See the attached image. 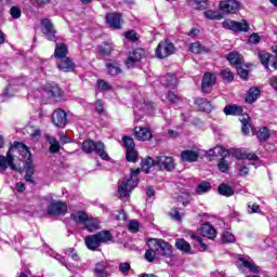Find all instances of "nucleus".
<instances>
[{"mask_svg": "<svg viewBox=\"0 0 277 277\" xmlns=\"http://www.w3.org/2000/svg\"><path fill=\"white\" fill-rule=\"evenodd\" d=\"M115 243L114 235L110 230L104 229L94 235H89L84 238V243L89 250L93 252L101 248L102 243Z\"/></svg>", "mask_w": 277, "mask_h": 277, "instance_id": "obj_1", "label": "nucleus"}, {"mask_svg": "<svg viewBox=\"0 0 277 277\" xmlns=\"http://www.w3.org/2000/svg\"><path fill=\"white\" fill-rule=\"evenodd\" d=\"M140 172H142L140 168L136 170L131 169L130 177L128 180H123L121 185L118 187L117 194L119 198H129L133 189L140 185Z\"/></svg>", "mask_w": 277, "mask_h": 277, "instance_id": "obj_2", "label": "nucleus"}, {"mask_svg": "<svg viewBox=\"0 0 277 277\" xmlns=\"http://www.w3.org/2000/svg\"><path fill=\"white\" fill-rule=\"evenodd\" d=\"M82 153L85 155H92V153H96L97 156L103 159V161H109V154L105 150V143L101 141L94 140H84L81 146Z\"/></svg>", "mask_w": 277, "mask_h": 277, "instance_id": "obj_3", "label": "nucleus"}, {"mask_svg": "<svg viewBox=\"0 0 277 277\" xmlns=\"http://www.w3.org/2000/svg\"><path fill=\"white\" fill-rule=\"evenodd\" d=\"M223 146H215L214 148L210 149L208 151L209 157H222L217 162V168L220 172H223V174H226L228 170H230V166L228 164V161L226 160V157L230 155V153H226Z\"/></svg>", "mask_w": 277, "mask_h": 277, "instance_id": "obj_4", "label": "nucleus"}, {"mask_svg": "<svg viewBox=\"0 0 277 277\" xmlns=\"http://www.w3.org/2000/svg\"><path fill=\"white\" fill-rule=\"evenodd\" d=\"M68 213V205L62 200H52L47 207V215L50 217H64Z\"/></svg>", "mask_w": 277, "mask_h": 277, "instance_id": "obj_5", "label": "nucleus"}, {"mask_svg": "<svg viewBox=\"0 0 277 277\" xmlns=\"http://www.w3.org/2000/svg\"><path fill=\"white\" fill-rule=\"evenodd\" d=\"M150 243L154 245V249L157 252V254H160V256H164V259H172V252L174 248L170 242L159 239V238H154L150 240Z\"/></svg>", "mask_w": 277, "mask_h": 277, "instance_id": "obj_6", "label": "nucleus"}, {"mask_svg": "<svg viewBox=\"0 0 277 277\" xmlns=\"http://www.w3.org/2000/svg\"><path fill=\"white\" fill-rule=\"evenodd\" d=\"M43 92L56 103H62V101H64V89L56 82H47L43 87Z\"/></svg>", "mask_w": 277, "mask_h": 277, "instance_id": "obj_7", "label": "nucleus"}, {"mask_svg": "<svg viewBox=\"0 0 277 277\" xmlns=\"http://www.w3.org/2000/svg\"><path fill=\"white\" fill-rule=\"evenodd\" d=\"M223 29H229V31H235L236 34L243 32L248 34L250 31V24L248 21L242 19L240 22L233 21V19H225L222 23Z\"/></svg>", "mask_w": 277, "mask_h": 277, "instance_id": "obj_8", "label": "nucleus"}, {"mask_svg": "<svg viewBox=\"0 0 277 277\" xmlns=\"http://www.w3.org/2000/svg\"><path fill=\"white\" fill-rule=\"evenodd\" d=\"M176 47L170 40L160 41L156 48V56L158 60H166L170 55H174Z\"/></svg>", "mask_w": 277, "mask_h": 277, "instance_id": "obj_9", "label": "nucleus"}, {"mask_svg": "<svg viewBox=\"0 0 277 277\" xmlns=\"http://www.w3.org/2000/svg\"><path fill=\"white\" fill-rule=\"evenodd\" d=\"M146 57V51L142 48L133 49L129 52V55L124 62L127 68H135L137 66L138 62H142Z\"/></svg>", "mask_w": 277, "mask_h": 277, "instance_id": "obj_10", "label": "nucleus"}, {"mask_svg": "<svg viewBox=\"0 0 277 277\" xmlns=\"http://www.w3.org/2000/svg\"><path fill=\"white\" fill-rule=\"evenodd\" d=\"M41 27V31L43 36H45L47 40H49L50 42H57V30L55 29L53 22H51L49 18H42Z\"/></svg>", "mask_w": 277, "mask_h": 277, "instance_id": "obj_11", "label": "nucleus"}, {"mask_svg": "<svg viewBox=\"0 0 277 277\" xmlns=\"http://www.w3.org/2000/svg\"><path fill=\"white\" fill-rule=\"evenodd\" d=\"M9 153L14 155V153H18L25 161L27 159H34V156L31 155V150L29 149V146L25 145L23 142L15 141L9 148Z\"/></svg>", "mask_w": 277, "mask_h": 277, "instance_id": "obj_12", "label": "nucleus"}, {"mask_svg": "<svg viewBox=\"0 0 277 277\" xmlns=\"http://www.w3.org/2000/svg\"><path fill=\"white\" fill-rule=\"evenodd\" d=\"M215 83H217V76L214 72H205L201 80V92L203 94H211Z\"/></svg>", "mask_w": 277, "mask_h": 277, "instance_id": "obj_13", "label": "nucleus"}, {"mask_svg": "<svg viewBox=\"0 0 277 277\" xmlns=\"http://www.w3.org/2000/svg\"><path fill=\"white\" fill-rule=\"evenodd\" d=\"M155 164L160 170H166L167 172H172L173 170H176V163H174V158L170 156L156 157Z\"/></svg>", "mask_w": 277, "mask_h": 277, "instance_id": "obj_14", "label": "nucleus"}, {"mask_svg": "<svg viewBox=\"0 0 277 277\" xmlns=\"http://www.w3.org/2000/svg\"><path fill=\"white\" fill-rule=\"evenodd\" d=\"M106 72L109 77H120L123 75L122 63L116 60H107L105 63Z\"/></svg>", "mask_w": 277, "mask_h": 277, "instance_id": "obj_15", "label": "nucleus"}, {"mask_svg": "<svg viewBox=\"0 0 277 277\" xmlns=\"http://www.w3.org/2000/svg\"><path fill=\"white\" fill-rule=\"evenodd\" d=\"M52 124L58 129H64L68 124V114L62 108L55 109L52 114Z\"/></svg>", "mask_w": 277, "mask_h": 277, "instance_id": "obj_16", "label": "nucleus"}, {"mask_svg": "<svg viewBox=\"0 0 277 277\" xmlns=\"http://www.w3.org/2000/svg\"><path fill=\"white\" fill-rule=\"evenodd\" d=\"M8 168H11L14 172H21V170L16 168L14 155H12L10 150L6 153V156L0 155V172H5Z\"/></svg>", "mask_w": 277, "mask_h": 277, "instance_id": "obj_17", "label": "nucleus"}, {"mask_svg": "<svg viewBox=\"0 0 277 277\" xmlns=\"http://www.w3.org/2000/svg\"><path fill=\"white\" fill-rule=\"evenodd\" d=\"M240 9L241 2L237 0H225L220 3V10L225 14H237Z\"/></svg>", "mask_w": 277, "mask_h": 277, "instance_id": "obj_18", "label": "nucleus"}, {"mask_svg": "<svg viewBox=\"0 0 277 277\" xmlns=\"http://www.w3.org/2000/svg\"><path fill=\"white\" fill-rule=\"evenodd\" d=\"M105 21L108 27L111 29H122V13L114 12V13H106Z\"/></svg>", "mask_w": 277, "mask_h": 277, "instance_id": "obj_19", "label": "nucleus"}, {"mask_svg": "<svg viewBox=\"0 0 277 277\" xmlns=\"http://www.w3.org/2000/svg\"><path fill=\"white\" fill-rule=\"evenodd\" d=\"M133 135L138 142H150L153 140V131L149 128L135 127Z\"/></svg>", "mask_w": 277, "mask_h": 277, "instance_id": "obj_20", "label": "nucleus"}, {"mask_svg": "<svg viewBox=\"0 0 277 277\" xmlns=\"http://www.w3.org/2000/svg\"><path fill=\"white\" fill-rule=\"evenodd\" d=\"M57 68L62 72H75V69L77 68V65L75 64V61L72 58L65 56L64 58H60V62L57 63Z\"/></svg>", "mask_w": 277, "mask_h": 277, "instance_id": "obj_21", "label": "nucleus"}, {"mask_svg": "<svg viewBox=\"0 0 277 277\" xmlns=\"http://www.w3.org/2000/svg\"><path fill=\"white\" fill-rule=\"evenodd\" d=\"M24 170L26 172V175L24 176V180L27 183H31L32 185H36V180H34V174L36 172V169L34 167V159H26L25 160Z\"/></svg>", "mask_w": 277, "mask_h": 277, "instance_id": "obj_22", "label": "nucleus"}, {"mask_svg": "<svg viewBox=\"0 0 277 277\" xmlns=\"http://www.w3.org/2000/svg\"><path fill=\"white\" fill-rule=\"evenodd\" d=\"M180 159L184 163H196V161L200 159V154L192 149L182 150L180 154Z\"/></svg>", "mask_w": 277, "mask_h": 277, "instance_id": "obj_23", "label": "nucleus"}, {"mask_svg": "<svg viewBox=\"0 0 277 277\" xmlns=\"http://www.w3.org/2000/svg\"><path fill=\"white\" fill-rule=\"evenodd\" d=\"M109 263L107 261H101L95 264L93 274L95 277H109Z\"/></svg>", "mask_w": 277, "mask_h": 277, "instance_id": "obj_24", "label": "nucleus"}, {"mask_svg": "<svg viewBox=\"0 0 277 277\" xmlns=\"http://www.w3.org/2000/svg\"><path fill=\"white\" fill-rule=\"evenodd\" d=\"M194 105H197L199 111H203L205 114H211L213 111V105L207 98L197 97L194 100Z\"/></svg>", "mask_w": 277, "mask_h": 277, "instance_id": "obj_25", "label": "nucleus"}, {"mask_svg": "<svg viewBox=\"0 0 277 277\" xmlns=\"http://www.w3.org/2000/svg\"><path fill=\"white\" fill-rule=\"evenodd\" d=\"M261 98V89L259 87H251L245 97V103L247 105H252L253 103H256Z\"/></svg>", "mask_w": 277, "mask_h": 277, "instance_id": "obj_26", "label": "nucleus"}, {"mask_svg": "<svg viewBox=\"0 0 277 277\" xmlns=\"http://www.w3.org/2000/svg\"><path fill=\"white\" fill-rule=\"evenodd\" d=\"M202 237H207L208 239H215L217 237V230L215 227L209 222H206L200 227Z\"/></svg>", "mask_w": 277, "mask_h": 277, "instance_id": "obj_27", "label": "nucleus"}, {"mask_svg": "<svg viewBox=\"0 0 277 277\" xmlns=\"http://www.w3.org/2000/svg\"><path fill=\"white\" fill-rule=\"evenodd\" d=\"M225 116H243V107L237 104H228L223 108Z\"/></svg>", "mask_w": 277, "mask_h": 277, "instance_id": "obj_28", "label": "nucleus"}, {"mask_svg": "<svg viewBox=\"0 0 277 277\" xmlns=\"http://www.w3.org/2000/svg\"><path fill=\"white\" fill-rule=\"evenodd\" d=\"M97 53L103 55V57H109L114 53V43L109 41H104L97 45Z\"/></svg>", "mask_w": 277, "mask_h": 277, "instance_id": "obj_29", "label": "nucleus"}, {"mask_svg": "<svg viewBox=\"0 0 277 277\" xmlns=\"http://www.w3.org/2000/svg\"><path fill=\"white\" fill-rule=\"evenodd\" d=\"M54 57L55 60H63L64 57H68V45L63 42H56Z\"/></svg>", "mask_w": 277, "mask_h": 277, "instance_id": "obj_30", "label": "nucleus"}, {"mask_svg": "<svg viewBox=\"0 0 277 277\" xmlns=\"http://www.w3.org/2000/svg\"><path fill=\"white\" fill-rule=\"evenodd\" d=\"M227 62H229L230 66H242L243 64V56L239 54V52L234 51L226 55Z\"/></svg>", "mask_w": 277, "mask_h": 277, "instance_id": "obj_31", "label": "nucleus"}, {"mask_svg": "<svg viewBox=\"0 0 277 277\" xmlns=\"http://www.w3.org/2000/svg\"><path fill=\"white\" fill-rule=\"evenodd\" d=\"M83 226L84 229L89 233H94L95 230H98V228H101L98 219L92 216L90 217V215L87 216Z\"/></svg>", "mask_w": 277, "mask_h": 277, "instance_id": "obj_32", "label": "nucleus"}, {"mask_svg": "<svg viewBox=\"0 0 277 277\" xmlns=\"http://www.w3.org/2000/svg\"><path fill=\"white\" fill-rule=\"evenodd\" d=\"M189 51H190V53H194L195 55H200L202 53H211V49L202 45V43H200V41L190 43Z\"/></svg>", "mask_w": 277, "mask_h": 277, "instance_id": "obj_33", "label": "nucleus"}, {"mask_svg": "<svg viewBox=\"0 0 277 277\" xmlns=\"http://www.w3.org/2000/svg\"><path fill=\"white\" fill-rule=\"evenodd\" d=\"M238 261L241 263V267H246L251 274H260L259 266L254 262L246 260V258L239 256Z\"/></svg>", "mask_w": 277, "mask_h": 277, "instance_id": "obj_34", "label": "nucleus"}, {"mask_svg": "<svg viewBox=\"0 0 277 277\" xmlns=\"http://www.w3.org/2000/svg\"><path fill=\"white\" fill-rule=\"evenodd\" d=\"M175 248L180 250V252H183V254H189L192 252V245L184 238L175 240Z\"/></svg>", "mask_w": 277, "mask_h": 277, "instance_id": "obj_35", "label": "nucleus"}, {"mask_svg": "<svg viewBox=\"0 0 277 277\" xmlns=\"http://www.w3.org/2000/svg\"><path fill=\"white\" fill-rule=\"evenodd\" d=\"M217 194H220V196H224L225 198H230V196H235V189H233L232 186L226 183H221L217 187Z\"/></svg>", "mask_w": 277, "mask_h": 277, "instance_id": "obj_36", "label": "nucleus"}, {"mask_svg": "<svg viewBox=\"0 0 277 277\" xmlns=\"http://www.w3.org/2000/svg\"><path fill=\"white\" fill-rule=\"evenodd\" d=\"M70 220L75 222V224H85V221L88 220V212L79 210L76 213H71Z\"/></svg>", "mask_w": 277, "mask_h": 277, "instance_id": "obj_37", "label": "nucleus"}, {"mask_svg": "<svg viewBox=\"0 0 277 277\" xmlns=\"http://www.w3.org/2000/svg\"><path fill=\"white\" fill-rule=\"evenodd\" d=\"M256 137L259 142H267V140L272 137V134L269 133V128L267 127L260 128L256 132Z\"/></svg>", "mask_w": 277, "mask_h": 277, "instance_id": "obj_38", "label": "nucleus"}, {"mask_svg": "<svg viewBox=\"0 0 277 277\" xmlns=\"http://www.w3.org/2000/svg\"><path fill=\"white\" fill-rule=\"evenodd\" d=\"M155 166H157L155 163V159L150 158V156L142 160V163H141V168L143 172H145V174H148V172H150V169Z\"/></svg>", "mask_w": 277, "mask_h": 277, "instance_id": "obj_39", "label": "nucleus"}, {"mask_svg": "<svg viewBox=\"0 0 277 277\" xmlns=\"http://www.w3.org/2000/svg\"><path fill=\"white\" fill-rule=\"evenodd\" d=\"M138 159H140V154H137V150L135 148L126 150V160L129 163H137Z\"/></svg>", "mask_w": 277, "mask_h": 277, "instance_id": "obj_40", "label": "nucleus"}, {"mask_svg": "<svg viewBox=\"0 0 277 277\" xmlns=\"http://www.w3.org/2000/svg\"><path fill=\"white\" fill-rule=\"evenodd\" d=\"M179 79H176V74H167L163 85L166 88H176Z\"/></svg>", "mask_w": 277, "mask_h": 277, "instance_id": "obj_41", "label": "nucleus"}, {"mask_svg": "<svg viewBox=\"0 0 277 277\" xmlns=\"http://www.w3.org/2000/svg\"><path fill=\"white\" fill-rule=\"evenodd\" d=\"M220 76L226 83H233L235 81V75L229 68L221 70Z\"/></svg>", "mask_w": 277, "mask_h": 277, "instance_id": "obj_42", "label": "nucleus"}, {"mask_svg": "<svg viewBox=\"0 0 277 277\" xmlns=\"http://www.w3.org/2000/svg\"><path fill=\"white\" fill-rule=\"evenodd\" d=\"M205 16L209 21H222V18H224V15H222L220 12L213 11V10L205 11Z\"/></svg>", "mask_w": 277, "mask_h": 277, "instance_id": "obj_43", "label": "nucleus"}, {"mask_svg": "<svg viewBox=\"0 0 277 277\" xmlns=\"http://www.w3.org/2000/svg\"><path fill=\"white\" fill-rule=\"evenodd\" d=\"M122 142H123V146H124L126 150L135 149V141L133 140V137H131L129 135H123Z\"/></svg>", "mask_w": 277, "mask_h": 277, "instance_id": "obj_44", "label": "nucleus"}, {"mask_svg": "<svg viewBox=\"0 0 277 277\" xmlns=\"http://www.w3.org/2000/svg\"><path fill=\"white\" fill-rule=\"evenodd\" d=\"M259 60H260L262 66H264V68L268 69L269 68V60H272V54L265 53V52H260Z\"/></svg>", "mask_w": 277, "mask_h": 277, "instance_id": "obj_45", "label": "nucleus"}, {"mask_svg": "<svg viewBox=\"0 0 277 277\" xmlns=\"http://www.w3.org/2000/svg\"><path fill=\"white\" fill-rule=\"evenodd\" d=\"M241 122V132L243 135H249L250 133V116L247 115V117H243L242 119H240Z\"/></svg>", "mask_w": 277, "mask_h": 277, "instance_id": "obj_46", "label": "nucleus"}, {"mask_svg": "<svg viewBox=\"0 0 277 277\" xmlns=\"http://www.w3.org/2000/svg\"><path fill=\"white\" fill-rule=\"evenodd\" d=\"M197 194H207V192H211V183L203 181L197 185L196 188Z\"/></svg>", "mask_w": 277, "mask_h": 277, "instance_id": "obj_47", "label": "nucleus"}, {"mask_svg": "<svg viewBox=\"0 0 277 277\" xmlns=\"http://www.w3.org/2000/svg\"><path fill=\"white\" fill-rule=\"evenodd\" d=\"M236 70H237V75L240 77V79H242V81H248V79H250V71L243 68V66L238 65L236 67Z\"/></svg>", "mask_w": 277, "mask_h": 277, "instance_id": "obj_48", "label": "nucleus"}, {"mask_svg": "<svg viewBox=\"0 0 277 277\" xmlns=\"http://www.w3.org/2000/svg\"><path fill=\"white\" fill-rule=\"evenodd\" d=\"M50 142V153L52 155H57L60 153V142H57V138L52 137L49 140Z\"/></svg>", "mask_w": 277, "mask_h": 277, "instance_id": "obj_49", "label": "nucleus"}, {"mask_svg": "<svg viewBox=\"0 0 277 277\" xmlns=\"http://www.w3.org/2000/svg\"><path fill=\"white\" fill-rule=\"evenodd\" d=\"M222 243H235V235L230 232H224L221 236Z\"/></svg>", "mask_w": 277, "mask_h": 277, "instance_id": "obj_50", "label": "nucleus"}, {"mask_svg": "<svg viewBox=\"0 0 277 277\" xmlns=\"http://www.w3.org/2000/svg\"><path fill=\"white\" fill-rule=\"evenodd\" d=\"M97 88L101 90V92H109L113 90L111 84L107 83V81L103 79H97Z\"/></svg>", "mask_w": 277, "mask_h": 277, "instance_id": "obj_51", "label": "nucleus"}, {"mask_svg": "<svg viewBox=\"0 0 277 277\" xmlns=\"http://www.w3.org/2000/svg\"><path fill=\"white\" fill-rule=\"evenodd\" d=\"M155 256H157V251L155 249H147L145 252V259L148 261V263L155 262Z\"/></svg>", "mask_w": 277, "mask_h": 277, "instance_id": "obj_52", "label": "nucleus"}, {"mask_svg": "<svg viewBox=\"0 0 277 277\" xmlns=\"http://www.w3.org/2000/svg\"><path fill=\"white\" fill-rule=\"evenodd\" d=\"M10 14L13 19H18V18H21L23 11H21V8H18V6H12L10 9Z\"/></svg>", "mask_w": 277, "mask_h": 277, "instance_id": "obj_53", "label": "nucleus"}, {"mask_svg": "<svg viewBox=\"0 0 277 277\" xmlns=\"http://www.w3.org/2000/svg\"><path fill=\"white\" fill-rule=\"evenodd\" d=\"M95 111L101 116V114H105V104L103 100H96L94 103Z\"/></svg>", "mask_w": 277, "mask_h": 277, "instance_id": "obj_54", "label": "nucleus"}, {"mask_svg": "<svg viewBox=\"0 0 277 277\" xmlns=\"http://www.w3.org/2000/svg\"><path fill=\"white\" fill-rule=\"evenodd\" d=\"M169 215L171 220H175L176 222H181V217H183V214H181L179 208H173Z\"/></svg>", "mask_w": 277, "mask_h": 277, "instance_id": "obj_55", "label": "nucleus"}, {"mask_svg": "<svg viewBox=\"0 0 277 277\" xmlns=\"http://www.w3.org/2000/svg\"><path fill=\"white\" fill-rule=\"evenodd\" d=\"M124 38L130 42H137V32H135V30H128L124 34Z\"/></svg>", "mask_w": 277, "mask_h": 277, "instance_id": "obj_56", "label": "nucleus"}, {"mask_svg": "<svg viewBox=\"0 0 277 277\" xmlns=\"http://www.w3.org/2000/svg\"><path fill=\"white\" fill-rule=\"evenodd\" d=\"M128 227L130 233H140V222L135 220L130 221Z\"/></svg>", "mask_w": 277, "mask_h": 277, "instance_id": "obj_57", "label": "nucleus"}, {"mask_svg": "<svg viewBox=\"0 0 277 277\" xmlns=\"http://www.w3.org/2000/svg\"><path fill=\"white\" fill-rule=\"evenodd\" d=\"M248 160V161H259V156H256V154L254 153H248L245 151L242 160Z\"/></svg>", "mask_w": 277, "mask_h": 277, "instance_id": "obj_58", "label": "nucleus"}, {"mask_svg": "<svg viewBox=\"0 0 277 277\" xmlns=\"http://www.w3.org/2000/svg\"><path fill=\"white\" fill-rule=\"evenodd\" d=\"M261 42V36L258 32H253L249 37V44H259Z\"/></svg>", "mask_w": 277, "mask_h": 277, "instance_id": "obj_59", "label": "nucleus"}, {"mask_svg": "<svg viewBox=\"0 0 277 277\" xmlns=\"http://www.w3.org/2000/svg\"><path fill=\"white\" fill-rule=\"evenodd\" d=\"M243 154L245 151H241V149H232L230 155L235 159L243 160Z\"/></svg>", "mask_w": 277, "mask_h": 277, "instance_id": "obj_60", "label": "nucleus"}, {"mask_svg": "<svg viewBox=\"0 0 277 277\" xmlns=\"http://www.w3.org/2000/svg\"><path fill=\"white\" fill-rule=\"evenodd\" d=\"M196 10H206L207 9V1L205 0H194Z\"/></svg>", "mask_w": 277, "mask_h": 277, "instance_id": "obj_61", "label": "nucleus"}, {"mask_svg": "<svg viewBox=\"0 0 277 277\" xmlns=\"http://www.w3.org/2000/svg\"><path fill=\"white\" fill-rule=\"evenodd\" d=\"M130 269H131V264H129V262L119 264V272H121V274H127V272H130Z\"/></svg>", "mask_w": 277, "mask_h": 277, "instance_id": "obj_62", "label": "nucleus"}, {"mask_svg": "<svg viewBox=\"0 0 277 277\" xmlns=\"http://www.w3.org/2000/svg\"><path fill=\"white\" fill-rule=\"evenodd\" d=\"M176 201L180 202V205H183V207H187V205H189V196L185 197L181 195L176 198Z\"/></svg>", "mask_w": 277, "mask_h": 277, "instance_id": "obj_63", "label": "nucleus"}, {"mask_svg": "<svg viewBox=\"0 0 277 277\" xmlns=\"http://www.w3.org/2000/svg\"><path fill=\"white\" fill-rule=\"evenodd\" d=\"M167 100L170 102V103H176V101H179V95H176L173 91H169L167 93Z\"/></svg>", "mask_w": 277, "mask_h": 277, "instance_id": "obj_64", "label": "nucleus"}]
</instances>
